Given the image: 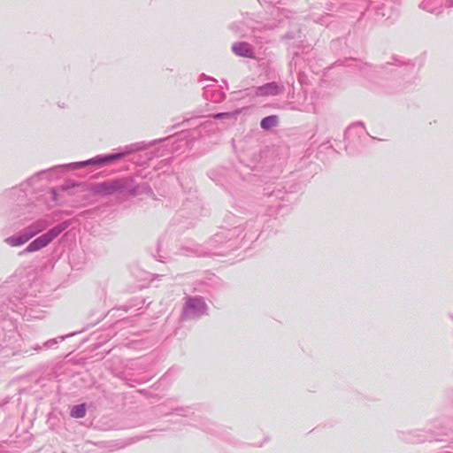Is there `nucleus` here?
Masks as SVG:
<instances>
[{"label":"nucleus","mask_w":453,"mask_h":453,"mask_svg":"<svg viewBox=\"0 0 453 453\" xmlns=\"http://www.w3.org/2000/svg\"><path fill=\"white\" fill-rule=\"evenodd\" d=\"M64 227L58 226L50 229L46 234L39 236L26 248V252H35L46 247L52 240H54L62 231Z\"/></svg>","instance_id":"obj_1"},{"label":"nucleus","mask_w":453,"mask_h":453,"mask_svg":"<svg viewBox=\"0 0 453 453\" xmlns=\"http://www.w3.org/2000/svg\"><path fill=\"white\" fill-rule=\"evenodd\" d=\"M41 230L42 228H35L34 226H30L25 229L22 233L7 238L5 242L11 246H20L26 243Z\"/></svg>","instance_id":"obj_2"},{"label":"nucleus","mask_w":453,"mask_h":453,"mask_svg":"<svg viewBox=\"0 0 453 453\" xmlns=\"http://www.w3.org/2000/svg\"><path fill=\"white\" fill-rule=\"evenodd\" d=\"M120 188V185L116 180L105 181L94 187V193L102 196L111 195Z\"/></svg>","instance_id":"obj_3"},{"label":"nucleus","mask_w":453,"mask_h":453,"mask_svg":"<svg viewBox=\"0 0 453 453\" xmlns=\"http://www.w3.org/2000/svg\"><path fill=\"white\" fill-rule=\"evenodd\" d=\"M233 50L234 51L240 55V56H250V54L251 53V50L250 48V45L248 43H245V42H241V43H237V44H234L233 46Z\"/></svg>","instance_id":"obj_4"},{"label":"nucleus","mask_w":453,"mask_h":453,"mask_svg":"<svg viewBox=\"0 0 453 453\" xmlns=\"http://www.w3.org/2000/svg\"><path fill=\"white\" fill-rule=\"evenodd\" d=\"M280 92V88L276 84H267L264 87L259 88V95H277Z\"/></svg>","instance_id":"obj_5"},{"label":"nucleus","mask_w":453,"mask_h":453,"mask_svg":"<svg viewBox=\"0 0 453 453\" xmlns=\"http://www.w3.org/2000/svg\"><path fill=\"white\" fill-rule=\"evenodd\" d=\"M278 124V117L275 115L268 116L261 120V127L264 129H270Z\"/></svg>","instance_id":"obj_6"},{"label":"nucleus","mask_w":453,"mask_h":453,"mask_svg":"<svg viewBox=\"0 0 453 453\" xmlns=\"http://www.w3.org/2000/svg\"><path fill=\"white\" fill-rule=\"evenodd\" d=\"M86 407L85 404L75 405L71 410V416L74 418H82L85 416Z\"/></svg>","instance_id":"obj_7"},{"label":"nucleus","mask_w":453,"mask_h":453,"mask_svg":"<svg viewBox=\"0 0 453 453\" xmlns=\"http://www.w3.org/2000/svg\"><path fill=\"white\" fill-rule=\"evenodd\" d=\"M118 157H119V156H117V155L111 157V158H118Z\"/></svg>","instance_id":"obj_8"},{"label":"nucleus","mask_w":453,"mask_h":453,"mask_svg":"<svg viewBox=\"0 0 453 453\" xmlns=\"http://www.w3.org/2000/svg\"><path fill=\"white\" fill-rule=\"evenodd\" d=\"M225 114H218V117H221V116H224Z\"/></svg>","instance_id":"obj_9"}]
</instances>
